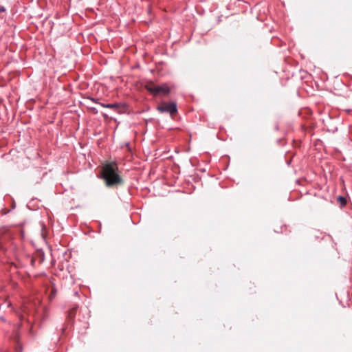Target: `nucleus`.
Returning a JSON list of instances; mask_svg holds the SVG:
<instances>
[{
  "mask_svg": "<svg viewBox=\"0 0 352 352\" xmlns=\"http://www.w3.org/2000/svg\"><path fill=\"white\" fill-rule=\"evenodd\" d=\"M14 234L12 231L9 228H2L0 230V249H7L6 243L13 239Z\"/></svg>",
  "mask_w": 352,
  "mask_h": 352,
  "instance_id": "5",
  "label": "nucleus"
},
{
  "mask_svg": "<svg viewBox=\"0 0 352 352\" xmlns=\"http://www.w3.org/2000/svg\"><path fill=\"white\" fill-rule=\"evenodd\" d=\"M20 267H21V266L18 264L12 263L10 265V270H16V269L19 268Z\"/></svg>",
  "mask_w": 352,
  "mask_h": 352,
  "instance_id": "11",
  "label": "nucleus"
},
{
  "mask_svg": "<svg viewBox=\"0 0 352 352\" xmlns=\"http://www.w3.org/2000/svg\"><path fill=\"white\" fill-rule=\"evenodd\" d=\"M107 108L113 110L115 112L122 114L124 113L129 110V105L124 102L108 103Z\"/></svg>",
  "mask_w": 352,
  "mask_h": 352,
  "instance_id": "7",
  "label": "nucleus"
},
{
  "mask_svg": "<svg viewBox=\"0 0 352 352\" xmlns=\"http://www.w3.org/2000/svg\"><path fill=\"white\" fill-rule=\"evenodd\" d=\"M78 306L74 305L67 312L65 322L60 329L61 333L65 334V331L69 327H72L74 324V318L78 311Z\"/></svg>",
  "mask_w": 352,
  "mask_h": 352,
  "instance_id": "4",
  "label": "nucleus"
},
{
  "mask_svg": "<svg viewBox=\"0 0 352 352\" xmlns=\"http://www.w3.org/2000/svg\"><path fill=\"white\" fill-rule=\"evenodd\" d=\"M337 201L340 208H343L347 204L346 198L344 196H338L337 197Z\"/></svg>",
  "mask_w": 352,
  "mask_h": 352,
  "instance_id": "9",
  "label": "nucleus"
},
{
  "mask_svg": "<svg viewBox=\"0 0 352 352\" xmlns=\"http://www.w3.org/2000/svg\"><path fill=\"white\" fill-rule=\"evenodd\" d=\"M318 233H319V232H318V231H314V233H313V236H314V237H316V238H318V237H319V236H318Z\"/></svg>",
  "mask_w": 352,
  "mask_h": 352,
  "instance_id": "14",
  "label": "nucleus"
},
{
  "mask_svg": "<svg viewBox=\"0 0 352 352\" xmlns=\"http://www.w3.org/2000/svg\"><path fill=\"white\" fill-rule=\"evenodd\" d=\"M92 101H94V102L96 103H98L100 106H102V107H104V108H107V103H101V102H98V99H95V98H91Z\"/></svg>",
  "mask_w": 352,
  "mask_h": 352,
  "instance_id": "12",
  "label": "nucleus"
},
{
  "mask_svg": "<svg viewBox=\"0 0 352 352\" xmlns=\"http://www.w3.org/2000/svg\"><path fill=\"white\" fill-rule=\"evenodd\" d=\"M45 260V254L43 251H38L34 255L27 254L25 256V263L24 265L30 264L32 267H34L36 263H42Z\"/></svg>",
  "mask_w": 352,
  "mask_h": 352,
  "instance_id": "6",
  "label": "nucleus"
},
{
  "mask_svg": "<svg viewBox=\"0 0 352 352\" xmlns=\"http://www.w3.org/2000/svg\"><path fill=\"white\" fill-rule=\"evenodd\" d=\"M16 348L17 352H19L20 351V346H19V344H16Z\"/></svg>",
  "mask_w": 352,
  "mask_h": 352,
  "instance_id": "15",
  "label": "nucleus"
},
{
  "mask_svg": "<svg viewBox=\"0 0 352 352\" xmlns=\"http://www.w3.org/2000/svg\"><path fill=\"white\" fill-rule=\"evenodd\" d=\"M156 110L161 113H169L171 117L175 116L178 112L177 103L174 101L170 102H162L156 107Z\"/></svg>",
  "mask_w": 352,
  "mask_h": 352,
  "instance_id": "3",
  "label": "nucleus"
},
{
  "mask_svg": "<svg viewBox=\"0 0 352 352\" xmlns=\"http://www.w3.org/2000/svg\"><path fill=\"white\" fill-rule=\"evenodd\" d=\"M13 340L16 344H19V346H20V351L19 352H22L23 346H22L21 342H20V334H19V331H15L14 333Z\"/></svg>",
  "mask_w": 352,
  "mask_h": 352,
  "instance_id": "8",
  "label": "nucleus"
},
{
  "mask_svg": "<svg viewBox=\"0 0 352 352\" xmlns=\"http://www.w3.org/2000/svg\"><path fill=\"white\" fill-rule=\"evenodd\" d=\"M99 177L104 180L106 186L109 188L121 186L124 184V180L119 174L118 165L115 162L104 164Z\"/></svg>",
  "mask_w": 352,
  "mask_h": 352,
  "instance_id": "1",
  "label": "nucleus"
},
{
  "mask_svg": "<svg viewBox=\"0 0 352 352\" xmlns=\"http://www.w3.org/2000/svg\"><path fill=\"white\" fill-rule=\"evenodd\" d=\"M274 129L275 130L278 131L279 130V126H278V124H276L275 126H274Z\"/></svg>",
  "mask_w": 352,
  "mask_h": 352,
  "instance_id": "16",
  "label": "nucleus"
},
{
  "mask_svg": "<svg viewBox=\"0 0 352 352\" xmlns=\"http://www.w3.org/2000/svg\"><path fill=\"white\" fill-rule=\"evenodd\" d=\"M56 295V289L55 287H52L50 294L49 296L50 300L52 301L55 298Z\"/></svg>",
  "mask_w": 352,
  "mask_h": 352,
  "instance_id": "10",
  "label": "nucleus"
},
{
  "mask_svg": "<svg viewBox=\"0 0 352 352\" xmlns=\"http://www.w3.org/2000/svg\"><path fill=\"white\" fill-rule=\"evenodd\" d=\"M145 89L153 96H157L162 94L164 96L168 95L171 89L167 83H163L160 85H155L153 82L151 81L145 85Z\"/></svg>",
  "mask_w": 352,
  "mask_h": 352,
  "instance_id": "2",
  "label": "nucleus"
},
{
  "mask_svg": "<svg viewBox=\"0 0 352 352\" xmlns=\"http://www.w3.org/2000/svg\"><path fill=\"white\" fill-rule=\"evenodd\" d=\"M6 8H4V6L0 5V12H6Z\"/></svg>",
  "mask_w": 352,
  "mask_h": 352,
  "instance_id": "13",
  "label": "nucleus"
}]
</instances>
